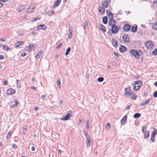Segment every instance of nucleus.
Here are the masks:
<instances>
[{
  "mask_svg": "<svg viewBox=\"0 0 157 157\" xmlns=\"http://www.w3.org/2000/svg\"><path fill=\"white\" fill-rule=\"evenodd\" d=\"M112 19L110 18V20L109 21L108 24L109 26H111V27H112V25H113V24H112Z\"/></svg>",
  "mask_w": 157,
  "mask_h": 157,
  "instance_id": "nucleus-43",
  "label": "nucleus"
},
{
  "mask_svg": "<svg viewBox=\"0 0 157 157\" xmlns=\"http://www.w3.org/2000/svg\"><path fill=\"white\" fill-rule=\"evenodd\" d=\"M84 133L86 138H88V137H90V136L88 135L87 132H84Z\"/></svg>",
  "mask_w": 157,
  "mask_h": 157,
  "instance_id": "nucleus-48",
  "label": "nucleus"
},
{
  "mask_svg": "<svg viewBox=\"0 0 157 157\" xmlns=\"http://www.w3.org/2000/svg\"><path fill=\"white\" fill-rule=\"evenodd\" d=\"M30 88L32 89H33V90H36V88L34 86H31Z\"/></svg>",
  "mask_w": 157,
  "mask_h": 157,
  "instance_id": "nucleus-58",
  "label": "nucleus"
},
{
  "mask_svg": "<svg viewBox=\"0 0 157 157\" xmlns=\"http://www.w3.org/2000/svg\"><path fill=\"white\" fill-rule=\"evenodd\" d=\"M153 129H155V130L152 132L151 135L155 136L157 133V129H155L154 128H153Z\"/></svg>",
  "mask_w": 157,
  "mask_h": 157,
  "instance_id": "nucleus-34",
  "label": "nucleus"
},
{
  "mask_svg": "<svg viewBox=\"0 0 157 157\" xmlns=\"http://www.w3.org/2000/svg\"><path fill=\"white\" fill-rule=\"evenodd\" d=\"M26 55V53L25 52H22L21 54V56H25Z\"/></svg>",
  "mask_w": 157,
  "mask_h": 157,
  "instance_id": "nucleus-54",
  "label": "nucleus"
},
{
  "mask_svg": "<svg viewBox=\"0 0 157 157\" xmlns=\"http://www.w3.org/2000/svg\"><path fill=\"white\" fill-rule=\"evenodd\" d=\"M122 39L124 42L126 43H128L130 41V36L127 34H124L122 36Z\"/></svg>",
  "mask_w": 157,
  "mask_h": 157,
  "instance_id": "nucleus-3",
  "label": "nucleus"
},
{
  "mask_svg": "<svg viewBox=\"0 0 157 157\" xmlns=\"http://www.w3.org/2000/svg\"><path fill=\"white\" fill-rule=\"evenodd\" d=\"M33 9H34L33 8L31 10H30V9L29 8H28L27 10V12L28 13H32L33 11Z\"/></svg>",
  "mask_w": 157,
  "mask_h": 157,
  "instance_id": "nucleus-37",
  "label": "nucleus"
},
{
  "mask_svg": "<svg viewBox=\"0 0 157 157\" xmlns=\"http://www.w3.org/2000/svg\"><path fill=\"white\" fill-rule=\"evenodd\" d=\"M71 48L70 47H68L67 48L66 50V52H65V55L66 56L68 55L69 54V53H70V52L71 51Z\"/></svg>",
  "mask_w": 157,
  "mask_h": 157,
  "instance_id": "nucleus-26",
  "label": "nucleus"
},
{
  "mask_svg": "<svg viewBox=\"0 0 157 157\" xmlns=\"http://www.w3.org/2000/svg\"><path fill=\"white\" fill-rule=\"evenodd\" d=\"M72 33H69V35L68 36V39H71L72 37Z\"/></svg>",
  "mask_w": 157,
  "mask_h": 157,
  "instance_id": "nucleus-50",
  "label": "nucleus"
},
{
  "mask_svg": "<svg viewBox=\"0 0 157 157\" xmlns=\"http://www.w3.org/2000/svg\"><path fill=\"white\" fill-rule=\"evenodd\" d=\"M130 54L136 59H138L140 57V54L135 49H131L130 51Z\"/></svg>",
  "mask_w": 157,
  "mask_h": 157,
  "instance_id": "nucleus-2",
  "label": "nucleus"
},
{
  "mask_svg": "<svg viewBox=\"0 0 157 157\" xmlns=\"http://www.w3.org/2000/svg\"><path fill=\"white\" fill-rule=\"evenodd\" d=\"M105 7H101L99 6V11L101 13V14H103L105 13Z\"/></svg>",
  "mask_w": 157,
  "mask_h": 157,
  "instance_id": "nucleus-20",
  "label": "nucleus"
},
{
  "mask_svg": "<svg viewBox=\"0 0 157 157\" xmlns=\"http://www.w3.org/2000/svg\"><path fill=\"white\" fill-rule=\"evenodd\" d=\"M152 27L153 29L157 30V22H156L153 24Z\"/></svg>",
  "mask_w": 157,
  "mask_h": 157,
  "instance_id": "nucleus-33",
  "label": "nucleus"
},
{
  "mask_svg": "<svg viewBox=\"0 0 157 157\" xmlns=\"http://www.w3.org/2000/svg\"><path fill=\"white\" fill-rule=\"evenodd\" d=\"M110 15H111V16H112V17H111V18L112 19V22H113L114 24L116 25V21L113 19V14L110 13Z\"/></svg>",
  "mask_w": 157,
  "mask_h": 157,
  "instance_id": "nucleus-39",
  "label": "nucleus"
},
{
  "mask_svg": "<svg viewBox=\"0 0 157 157\" xmlns=\"http://www.w3.org/2000/svg\"><path fill=\"white\" fill-rule=\"evenodd\" d=\"M128 89L129 90V91L128 92L127 96H130V95L132 94H133V91L130 90V87H128Z\"/></svg>",
  "mask_w": 157,
  "mask_h": 157,
  "instance_id": "nucleus-24",
  "label": "nucleus"
},
{
  "mask_svg": "<svg viewBox=\"0 0 157 157\" xmlns=\"http://www.w3.org/2000/svg\"><path fill=\"white\" fill-rule=\"evenodd\" d=\"M42 53V51H40L36 56V58L37 59H39L40 57V56L41 55Z\"/></svg>",
  "mask_w": 157,
  "mask_h": 157,
  "instance_id": "nucleus-23",
  "label": "nucleus"
},
{
  "mask_svg": "<svg viewBox=\"0 0 157 157\" xmlns=\"http://www.w3.org/2000/svg\"><path fill=\"white\" fill-rule=\"evenodd\" d=\"M111 42L114 47H117L118 46V43L117 41L114 38H112Z\"/></svg>",
  "mask_w": 157,
  "mask_h": 157,
  "instance_id": "nucleus-10",
  "label": "nucleus"
},
{
  "mask_svg": "<svg viewBox=\"0 0 157 157\" xmlns=\"http://www.w3.org/2000/svg\"><path fill=\"white\" fill-rule=\"evenodd\" d=\"M141 116V114L140 113H137L135 114L133 116V117L136 119L138 118Z\"/></svg>",
  "mask_w": 157,
  "mask_h": 157,
  "instance_id": "nucleus-25",
  "label": "nucleus"
},
{
  "mask_svg": "<svg viewBox=\"0 0 157 157\" xmlns=\"http://www.w3.org/2000/svg\"><path fill=\"white\" fill-rule=\"evenodd\" d=\"M47 28V26L44 25H40L37 26V29H38L45 30Z\"/></svg>",
  "mask_w": 157,
  "mask_h": 157,
  "instance_id": "nucleus-14",
  "label": "nucleus"
},
{
  "mask_svg": "<svg viewBox=\"0 0 157 157\" xmlns=\"http://www.w3.org/2000/svg\"><path fill=\"white\" fill-rule=\"evenodd\" d=\"M145 45L148 49H150L154 46L153 44L150 41H147L145 43Z\"/></svg>",
  "mask_w": 157,
  "mask_h": 157,
  "instance_id": "nucleus-5",
  "label": "nucleus"
},
{
  "mask_svg": "<svg viewBox=\"0 0 157 157\" xmlns=\"http://www.w3.org/2000/svg\"><path fill=\"white\" fill-rule=\"evenodd\" d=\"M110 30H109V32H108L107 34L109 36H112V33L110 32Z\"/></svg>",
  "mask_w": 157,
  "mask_h": 157,
  "instance_id": "nucleus-55",
  "label": "nucleus"
},
{
  "mask_svg": "<svg viewBox=\"0 0 157 157\" xmlns=\"http://www.w3.org/2000/svg\"><path fill=\"white\" fill-rule=\"evenodd\" d=\"M132 84L134 86V90L137 91L140 89L142 85V82L141 81L138 80L133 81Z\"/></svg>",
  "mask_w": 157,
  "mask_h": 157,
  "instance_id": "nucleus-1",
  "label": "nucleus"
},
{
  "mask_svg": "<svg viewBox=\"0 0 157 157\" xmlns=\"http://www.w3.org/2000/svg\"><path fill=\"white\" fill-rule=\"evenodd\" d=\"M152 98H150L149 99L145 100L144 101L142 102L140 104L141 106H144L145 105H147L149 103L150 101H152Z\"/></svg>",
  "mask_w": 157,
  "mask_h": 157,
  "instance_id": "nucleus-6",
  "label": "nucleus"
},
{
  "mask_svg": "<svg viewBox=\"0 0 157 157\" xmlns=\"http://www.w3.org/2000/svg\"><path fill=\"white\" fill-rule=\"evenodd\" d=\"M104 80V78L103 77H99L97 79L98 81L99 82H101L103 81Z\"/></svg>",
  "mask_w": 157,
  "mask_h": 157,
  "instance_id": "nucleus-32",
  "label": "nucleus"
},
{
  "mask_svg": "<svg viewBox=\"0 0 157 157\" xmlns=\"http://www.w3.org/2000/svg\"><path fill=\"white\" fill-rule=\"evenodd\" d=\"M41 98L43 100H44L45 98V95H41Z\"/></svg>",
  "mask_w": 157,
  "mask_h": 157,
  "instance_id": "nucleus-64",
  "label": "nucleus"
},
{
  "mask_svg": "<svg viewBox=\"0 0 157 157\" xmlns=\"http://www.w3.org/2000/svg\"><path fill=\"white\" fill-rule=\"evenodd\" d=\"M102 22L104 24H106L108 23L107 17L105 16L102 18Z\"/></svg>",
  "mask_w": 157,
  "mask_h": 157,
  "instance_id": "nucleus-21",
  "label": "nucleus"
},
{
  "mask_svg": "<svg viewBox=\"0 0 157 157\" xmlns=\"http://www.w3.org/2000/svg\"><path fill=\"white\" fill-rule=\"evenodd\" d=\"M114 55L116 56L117 57H118V54L115 52H113Z\"/></svg>",
  "mask_w": 157,
  "mask_h": 157,
  "instance_id": "nucleus-59",
  "label": "nucleus"
},
{
  "mask_svg": "<svg viewBox=\"0 0 157 157\" xmlns=\"http://www.w3.org/2000/svg\"><path fill=\"white\" fill-rule=\"evenodd\" d=\"M131 28V26L128 24H125L124 27V30L126 32H128Z\"/></svg>",
  "mask_w": 157,
  "mask_h": 157,
  "instance_id": "nucleus-8",
  "label": "nucleus"
},
{
  "mask_svg": "<svg viewBox=\"0 0 157 157\" xmlns=\"http://www.w3.org/2000/svg\"><path fill=\"white\" fill-rule=\"evenodd\" d=\"M62 45V43H60L56 47V49H59L61 47V46Z\"/></svg>",
  "mask_w": 157,
  "mask_h": 157,
  "instance_id": "nucleus-53",
  "label": "nucleus"
},
{
  "mask_svg": "<svg viewBox=\"0 0 157 157\" xmlns=\"http://www.w3.org/2000/svg\"><path fill=\"white\" fill-rule=\"evenodd\" d=\"M128 88H125L124 89V91L125 92L124 94L125 96H127L128 91Z\"/></svg>",
  "mask_w": 157,
  "mask_h": 157,
  "instance_id": "nucleus-42",
  "label": "nucleus"
},
{
  "mask_svg": "<svg viewBox=\"0 0 157 157\" xmlns=\"http://www.w3.org/2000/svg\"><path fill=\"white\" fill-rule=\"evenodd\" d=\"M11 131H10L8 133V134L7 135L6 137L7 139H9L11 135Z\"/></svg>",
  "mask_w": 157,
  "mask_h": 157,
  "instance_id": "nucleus-44",
  "label": "nucleus"
},
{
  "mask_svg": "<svg viewBox=\"0 0 157 157\" xmlns=\"http://www.w3.org/2000/svg\"><path fill=\"white\" fill-rule=\"evenodd\" d=\"M155 139V136L151 135V140L153 142H154Z\"/></svg>",
  "mask_w": 157,
  "mask_h": 157,
  "instance_id": "nucleus-46",
  "label": "nucleus"
},
{
  "mask_svg": "<svg viewBox=\"0 0 157 157\" xmlns=\"http://www.w3.org/2000/svg\"><path fill=\"white\" fill-rule=\"evenodd\" d=\"M57 83L58 87L60 88L61 87V82L60 81L59 79H58Z\"/></svg>",
  "mask_w": 157,
  "mask_h": 157,
  "instance_id": "nucleus-40",
  "label": "nucleus"
},
{
  "mask_svg": "<svg viewBox=\"0 0 157 157\" xmlns=\"http://www.w3.org/2000/svg\"><path fill=\"white\" fill-rule=\"evenodd\" d=\"M84 133L86 138H88V137H90V136L88 135L87 132H84Z\"/></svg>",
  "mask_w": 157,
  "mask_h": 157,
  "instance_id": "nucleus-47",
  "label": "nucleus"
},
{
  "mask_svg": "<svg viewBox=\"0 0 157 157\" xmlns=\"http://www.w3.org/2000/svg\"><path fill=\"white\" fill-rule=\"evenodd\" d=\"M63 118H62L60 119V120H62L67 121L70 118L69 117V116L67 115H66L65 116H63Z\"/></svg>",
  "mask_w": 157,
  "mask_h": 157,
  "instance_id": "nucleus-22",
  "label": "nucleus"
},
{
  "mask_svg": "<svg viewBox=\"0 0 157 157\" xmlns=\"http://www.w3.org/2000/svg\"><path fill=\"white\" fill-rule=\"evenodd\" d=\"M4 58V56L2 55H0V60H2Z\"/></svg>",
  "mask_w": 157,
  "mask_h": 157,
  "instance_id": "nucleus-56",
  "label": "nucleus"
},
{
  "mask_svg": "<svg viewBox=\"0 0 157 157\" xmlns=\"http://www.w3.org/2000/svg\"><path fill=\"white\" fill-rule=\"evenodd\" d=\"M108 1H107V0H105L102 2V5L105 8H106L108 7V3L107 2Z\"/></svg>",
  "mask_w": 157,
  "mask_h": 157,
  "instance_id": "nucleus-15",
  "label": "nucleus"
},
{
  "mask_svg": "<svg viewBox=\"0 0 157 157\" xmlns=\"http://www.w3.org/2000/svg\"><path fill=\"white\" fill-rule=\"evenodd\" d=\"M86 128L88 130H89L90 129L89 127V122L88 120H87L86 121Z\"/></svg>",
  "mask_w": 157,
  "mask_h": 157,
  "instance_id": "nucleus-27",
  "label": "nucleus"
},
{
  "mask_svg": "<svg viewBox=\"0 0 157 157\" xmlns=\"http://www.w3.org/2000/svg\"><path fill=\"white\" fill-rule=\"evenodd\" d=\"M17 34L19 36H22L24 33V31L22 30H21L17 32Z\"/></svg>",
  "mask_w": 157,
  "mask_h": 157,
  "instance_id": "nucleus-31",
  "label": "nucleus"
},
{
  "mask_svg": "<svg viewBox=\"0 0 157 157\" xmlns=\"http://www.w3.org/2000/svg\"><path fill=\"white\" fill-rule=\"evenodd\" d=\"M88 25V23L87 22H85L83 24V28L84 29H86L87 28Z\"/></svg>",
  "mask_w": 157,
  "mask_h": 157,
  "instance_id": "nucleus-36",
  "label": "nucleus"
},
{
  "mask_svg": "<svg viewBox=\"0 0 157 157\" xmlns=\"http://www.w3.org/2000/svg\"><path fill=\"white\" fill-rule=\"evenodd\" d=\"M3 49L6 50H8L10 49L9 47L7 46L6 45H4L3 46Z\"/></svg>",
  "mask_w": 157,
  "mask_h": 157,
  "instance_id": "nucleus-38",
  "label": "nucleus"
},
{
  "mask_svg": "<svg viewBox=\"0 0 157 157\" xmlns=\"http://www.w3.org/2000/svg\"><path fill=\"white\" fill-rule=\"evenodd\" d=\"M31 150L32 151H34L35 150V147L34 146H33L31 148Z\"/></svg>",
  "mask_w": 157,
  "mask_h": 157,
  "instance_id": "nucleus-63",
  "label": "nucleus"
},
{
  "mask_svg": "<svg viewBox=\"0 0 157 157\" xmlns=\"http://www.w3.org/2000/svg\"><path fill=\"white\" fill-rule=\"evenodd\" d=\"M106 13L107 14V15L108 16L110 17L111 18L112 17V16H111V15H110V13H112L111 12H110L109 11H108V10H106Z\"/></svg>",
  "mask_w": 157,
  "mask_h": 157,
  "instance_id": "nucleus-45",
  "label": "nucleus"
},
{
  "mask_svg": "<svg viewBox=\"0 0 157 157\" xmlns=\"http://www.w3.org/2000/svg\"><path fill=\"white\" fill-rule=\"evenodd\" d=\"M23 43L24 42L22 41H20L17 42L15 44L16 47L17 48H18L22 44H23Z\"/></svg>",
  "mask_w": 157,
  "mask_h": 157,
  "instance_id": "nucleus-17",
  "label": "nucleus"
},
{
  "mask_svg": "<svg viewBox=\"0 0 157 157\" xmlns=\"http://www.w3.org/2000/svg\"><path fill=\"white\" fill-rule=\"evenodd\" d=\"M63 103V101L62 100H61L60 102V104H59V106H62Z\"/></svg>",
  "mask_w": 157,
  "mask_h": 157,
  "instance_id": "nucleus-61",
  "label": "nucleus"
},
{
  "mask_svg": "<svg viewBox=\"0 0 157 157\" xmlns=\"http://www.w3.org/2000/svg\"><path fill=\"white\" fill-rule=\"evenodd\" d=\"M29 51H32L33 49H34V46L33 45V44H30L29 45Z\"/></svg>",
  "mask_w": 157,
  "mask_h": 157,
  "instance_id": "nucleus-29",
  "label": "nucleus"
},
{
  "mask_svg": "<svg viewBox=\"0 0 157 157\" xmlns=\"http://www.w3.org/2000/svg\"><path fill=\"white\" fill-rule=\"evenodd\" d=\"M99 28L103 33H105L106 31V28L102 24H99Z\"/></svg>",
  "mask_w": 157,
  "mask_h": 157,
  "instance_id": "nucleus-13",
  "label": "nucleus"
},
{
  "mask_svg": "<svg viewBox=\"0 0 157 157\" xmlns=\"http://www.w3.org/2000/svg\"><path fill=\"white\" fill-rule=\"evenodd\" d=\"M15 104L16 105V106L18 105V102L17 101L15 100Z\"/></svg>",
  "mask_w": 157,
  "mask_h": 157,
  "instance_id": "nucleus-57",
  "label": "nucleus"
},
{
  "mask_svg": "<svg viewBox=\"0 0 157 157\" xmlns=\"http://www.w3.org/2000/svg\"><path fill=\"white\" fill-rule=\"evenodd\" d=\"M130 108V106L129 105H128L125 107V109L126 110Z\"/></svg>",
  "mask_w": 157,
  "mask_h": 157,
  "instance_id": "nucleus-62",
  "label": "nucleus"
},
{
  "mask_svg": "<svg viewBox=\"0 0 157 157\" xmlns=\"http://www.w3.org/2000/svg\"><path fill=\"white\" fill-rule=\"evenodd\" d=\"M146 127H144L142 129V132H146Z\"/></svg>",
  "mask_w": 157,
  "mask_h": 157,
  "instance_id": "nucleus-51",
  "label": "nucleus"
},
{
  "mask_svg": "<svg viewBox=\"0 0 157 157\" xmlns=\"http://www.w3.org/2000/svg\"><path fill=\"white\" fill-rule=\"evenodd\" d=\"M6 92L7 94L9 95L14 94L15 92V90L12 88H10L7 90Z\"/></svg>",
  "mask_w": 157,
  "mask_h": 157,
  "instance_id": "nucleus-9",
  "label": "nucleus"
},
{
  "mask_svg": "<svg viewBox=\"0 0 157 157\" xmlns=\"http://www.w3.org/2000/svg\"><path fill=\"white\" fill-rule=\"evenodd\" d=\"M12 147L13 148L15 149H16L17 147V146L15 144H13Z\"/></svg>",
  "mask_w": 157,
  "mask_h": 157,
  "instance_id": "nucleus-52",
  "label": "nucleus"
},
{
  "mask_svg": "<svg viewBox=\"0 0 157 157\" xmlns=\"http://www.w3.org/2000/svg\"><path fill=\"white\" fill-rule=\"evenodd\" d=\"M152 53L154 55H157V49H155L152 52Z\"/></svg>",
  "mask_w": 157,
  "mask_h": 157,
  "instance_id": "nucleus-41",
  "label": "nucleus"
},
{
  "mask_svg": "<svg viewBox=\"0 0 157 157\" xmlns=\"http://www.w3.org/2000/svg\"><path fill=\"white\" fill-rule=\"evenodd\" d=\"M61 2V0H56L53 4V8H55L59 5Z\"/></svg>",
  "mask_w": 157,
  "mask_h": 157,
  "instance_id": "nucleus-11",
  "label": "nucleus"
},
{
  "mask_svg": "<svg viewBox=\"0 0 157 157\" xmlns=\"http://www.w3.org/2000/svg\"><path fill=\"white\" fill-rule=\"evenodd\" d=\"M118 28L117 25L115 24H113L112 25L111 28L112 33L113 34H116L117 33L118 31Z\"/></svg>",
  "mask_w": 157,
  "mask_h": 157,
  "instance_id": "nucleus-4",
  "label": "nucleus"
},
{
  "mask_svg": "<svg viewBox=\"0 0 157 157\" xmlns=\"http://www.w3.org/2000/svg\"><path fill=\"white\" fill-rule=\"evenodd\" d=\"M153 96L155 98H157V90L153 93Z\"/></svg>",
  "mask_w": 157,
  "mask_h": 157,
  "instance_id": "nucleus-49",
  "label": "nucleus"
},
{
  "mask_svg": "<svg viewBox=\"0 0 157 157\" xmlns=\"http://www.w3.org/2000/svg\"><path fill=\"white\" fill-rule=\"evenodd\" d=\"M137 25L136 24H134L131 28V32L135 33L137 31Z\"/></svg>",
  "mask_w": 157,
  "mask_h": 157,
  "instance_id": "nucleus-12",
  "label": "nucleus"
},
{
  "mask_svg": "<svg viewBox=\"0 0 157 157\" xmlns=\"http://www.w3.org/2000/svg\"><path fill=\"white\" fill-rule=\"evenodd\" d=\"M86 143L87 146V147H89L91 143V138L90 137L86 138Z\"/></svg>",
  "mask_w": 157,
  "mask_h": 157,
  "instance_id": "nucleus-16",
  "label": "nucleus"
},
{
  "mask_svg": "<svg viewBox=\"0 0 157 157\" xmlns=\"http://www.w3.org/2000/svg\"><path fill=\"white\" fill-rule=\"evenodd\" d=\"M25 6L21 5L18 7V10L19 12L23 11L25 9Z\"/></svg>",
  "mask_w": 157,
  "mask_h": 157,
  "instance_id": "nucleus-18",
  "label": "nucleus"
},
{
  "mask_svg": "<svg viewBox=\"0 0 157 157\" xmlns=\"http://www.w3.org/2000/svg\"><path fill=\"white\" fill-rule=\"evenodd\" d=\"M149 136V133L148 131H147L145 132V133L144 135V138L145 139V138L148 137Z\"/></svg>",
  "mask_w": 157,
  "mask_h": 157,
  "instance_id": "nucleus-30",
  "label": "nucleus"
},
{
  "mask_svg": "<svg viewBox=\"0 0 157 157\" xmlns=\"http://www.w3.org/2000/svg\"><path fill=\"white\" fill-rule=\"evenodd\" d=\"M127 117L126 116H124L121 119V122L122 124H124L126 122Z\"/></svg>",
  "mask_w": 157,
  "mask_h": 157,
  "instance_id": "nucleus-19",
  "label": "nucleus"
},
{
  "mask_svg": "<svg viewBox=\"0 0 157 157\" xmlns=\"http://www.w3.org/2000/svg\"><path fill=\"white\" fill-rule=\"evenodd\" d=\"M16 105L14 104H13V105H11L10 106V108H13V107H16Z\"/></svg>",
  "mask_w": 157,
  "mask_h": 157,
  "instance_id": "nucleus-60",
  "label": "nucleus"
},
{
  "mask_svg": "<svg viewBox=\"0 0 157 157\" xmlns=\"http://www.w3.org/2000/svg\"><path fill=\"white\" fill-rule=\"evenodd\" d=\"M137 96L135 94H133L132 96L130 97L131 99L133 100H135L136 99Z\"/></svg>",
  "mask_w": 157,
  "mask_h": 157,
  "instance_id": "nucleus-35",
  "label": "nucleus"
},
{
  "mask_svg": "<svg viewBox=\"0 0 157 157\" xmlns=\"http://www.w3.org/2000/svg\"><path fill=\"white\" fill-rule=\"evenodd\" d=\"M72 111L71 110H69L67 113L66 115L69 116L70 118L72 116Z\"/></svg>",
  "mask_w": 157,
  "mask_h": 157,
  "instance_id": "nucleus-28",
  "label": "nucleus"
},
{
  "mask_svg": "<svg viewBox=\"0 0 157 157\" xmlns=\"http://www.w3.org/2000/svg\"><path fill=\"white\" fill-rule=\"evenodd\" d=\"M127 50V48L125 46L123 45H121L119 47V50L121 53L125 52Z\"/></svg>",
  "mask_w": 157,
  "mask_h": 157,
  "instance_id": "nucleus-7",
  "label": "nucleus"
}]
</instances>
